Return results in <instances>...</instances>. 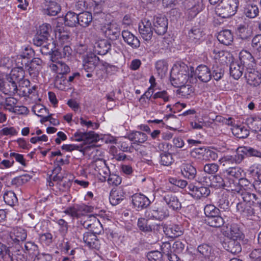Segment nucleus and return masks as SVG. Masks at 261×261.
Returning a JSON list of instances; mask_svg holds the SVG:
<instances>
[{"mask_svg":"<svg viewBox=\"0 0 261 261\" xmlns=\"http://www.w3.org/2000/svg\"><path fill=\"white\" fill-rule=\"evenodd\" d=\"M239 5V0H221L216 8V13L222 18L230 17L236 13Z\"/></svg>","mask_w":261,"mask_h":261,"instance_id":"nucleus-1","label":"nucleus"},{"mask_svg":"<svg viewBox=\"0 0 261 261\" xmlns=\"http://www.w3.org/2000/svg\"><path fill=\"white\" fill-rule=\"evenodd\" d=\"M93 207L85 204H74L68 206L63 213L69 216L72 220L85 218L88 214L91 213Z\"/></svg>","mask_w":261,"mask_h":261,"instance_id":"nucleus-2","label":"nucleus"},{"mask_svg":"<svg viewBox=\"0 0 261 261\" xmlns=\"http://www.w3.org/2000/svg\"><path fill=\"white\" fill-rule=\"evenodd\" d=\"M47 185L55 195H59L67 192L70 188L71 184L69 180H63L60 176L55 175L53 177L49 176L47 178Z\"/></svg>","mask_w":261,"mask_h":261,"instance_id":"nucleus-3","label":"nucleus"},{"mask_svg":"<svg viewBox=\"0 0 261 261\" xmlns=\"http://www.w3.org/2000/svg\"><path fill=\"white\" fill-rule=\"evenodd\" d=\"M42 60L39 58H33L30 61H24V67L28 71L31 78L37 81L42 67Z\"/></svg>","mask_w":261,"mask_h":261,"instance_id":"nucleus-4","label":"nucleus"},{"mask_svg":"<svg viewBox=\"0 0 261 261\" xmlns=\"http://www.w3.org/2000/svg\"><path fill=\"white\" fill-rule=\"evenodd\" d=\"M137 226L139 229L145 233L153 232L154 234H157L162 229V225L160 224L150 222L149 220L145 218L138 219Z\"/></svg>","mask_w":261,"mask_h":261,"instance_id":"nucleus-5","label":"nucleus"},{"mask_svg":"<svg viewBox=\"0 0 261 261\" xmlns=\"http://www.w3.org/2000/svg\"><path fill=\"white\" fill-rule=\"evenodd\" d=\"M185 72L179 71L177 67L172 69L170 72V81L173 86L177 88L187 82L189 74L186 71Z\"/></svg>","mask_w":261,"mask_h":261,"instance_id":"nucleus-6","label":"nucleus"},{"mask_svg":"<svg viewBox=\"0 0 261 261\" xmlns=\"http://www.w3.org/2000/svg\"><path fill=\"white\" fill-rule=\"evenodd\" d=\"M139 32L144 41L146 42L150 41L153 35L151 21L146 18L142 19L139 24Z\"/></svg>","mask_w":261,"mask_h":261,"instance_id":"nucleus-7","label":"nucleus"},{"mask_svg":"<svg viewBox=\"0 0 261 261\" xmlns=\"http://www.w3.org/2000/svg\"><path fill=\"white\" fill-rule=\"evenodd\" d=\"M128 139L132 142V147L136 150H138L139 146H142L147 140V135L140 131H133L129 133L127 135Z\"/></svg>","mask_w":261,"mask_h":261,"instance_id":"nucleus-8","label":"nucleus"},{"mask_svg":"<svg viewBox=\"0 0 261 261\" xmlns=\"http://www.w3.org/2000/svg\"><path fill=\"white\" fill-rule=\"evenodd\" d=\"M254 206L239 202L236 205V211L243 218L247 220H253L255 214Z\"/></svg>","mask_w":261,"mask_h":261,"instance_id":"nucleus-9","label":"nucleus"},{"mask_svg":"<svg viewBox=\"0 0 261 261\" xmlns=\"http://www.w3.org/2000/svg\"><path fill=\"white\" fill-rule=\"evenodd\" d=\"M163 199L168 207L173 210H179L181 207V203L177 196L171 192H164Z\"/></svg>","mask_w":261,"mask_h":261,"instance_id":"nucleus-10","label":"nucleus"},{"mask_svg":"<svg viewBox=\"0 0 261 261\" xmlns=\"http://www.w3.org/2000/svg\"><path fill=\"white\" fill-rule=\"evenodd\" d=\"M198 252L201 254L207 261H219L218 252H215L212 246L206 244L200 245L197 248Z\"/></svg>","mask_w":261,"mask_h":261,"instance_id":"nucleus-11","label":"nucleus"},{"mask_svg":"<svg viewBox=\"0 0 261 261\" xmlns=\"http://www.w3.org/2000/svg\"><path fill=\"white\" fill-rule=\"evenodd\" d=\"M189 194L194 198L199 199L202 197H206L210 194V190L205 187H197L193 184H190L188 187Z\"/></svg>","mask_w":261,"mask_h":261,"instance_id":"nucleus-12","label":"nucleus"},{"mask_svg":"<svg viewBox=\"0 0 261 261\" xmlns=\"http://www.w3.org/2000/svg\"><path fill=\"white\" fill-rule=\"evenodd\" d=\"M245 77L247 84L251 86L257 87L261 84V73L254 69H247Z\"/></svg>","mask_w":261,"mask_h":261,"instance_id":"nucleus-13","label":"nucleus"},{"mask_svg":"<svg viewBox=\"0 0 261 261\" xmlns=\"http://www.w3.org/2000/svg\"><path fill=\"white\" fill-rule=\"evenodd\" d=\"M210 54L216 63L224 65L227 63L229 54L218 46H214L213 48L211 49Z\"/></svg>","mask_w":261,"mask_h":261,"instance_id":"nucleus-14","label":"nucleus"},{"mask_svg":"<svg viewBox=\"0 0 261 261\" xmlns=\"http://www.w3.org/2000/svg\"><path fill=\"white\" fill-rule=\"evenodd\" d=\"M241 196L242 200L240 202L257 206L261 209V200L256 194L245 190L241 192Z\"/></svg>","mask_w":261,"mask_h":261,"instance_id":"nucleus-15","label":"nucleus"},{"mask_svg":"<svg viewBox=\"0 0 261 261\" xmlns=\"http://www.w3.org/2000/svg\"><path fill=\"white\" fill-rule=\"evenodd\" d=\"M100 62L99 58L94 55H87L83 60V67L87 72H93Z\"/></svg>","mask_w":261,"mask_h":261,"instance_id":"nucleus-16","label":"nucleus"},{"mask_svg":"<svg viewBox=\"0 0 261 261\" xmlns=\"http://www.w3.org/2000/svg\"><path fill=\"white\" fill-rule=\"evenodd\" d=\"M83 241L86 246L89 248L99 250L100 246V240L94 233L91 231L86 232L83 234Z\"/></svg>","mask_w":261,"mask_h":261,"instance_id":"nucleus-17","label":"nucleus"},{"mask_svg":"<svg viewBox=\"0 0 261 261\" xmlns=\"http://www.w3.org/2000/svg\"><path fill=\"white\" fill-rule=\"evenodd\" d=\"M74 140L77 142L87 141L93 142L96 141L98 138V135L93 131L88 132H82L80 129L77 130L73 135Z\"/></svg>","mask_w":261,"mask_h":261,"instance_id":"nucleus-18","label":"nucleus"},{"mask_svg":"<svg viewBox=\"0 0 261 261\" xmlns=\"http://www.w3.org/2000/svg\"><path fill=\"white\" fill-rule=\"evenodd\" d=\"M34 55L35 52L30 46L22 47L21 52L17 56V59L15 60L16 65L24 66V61H30Z\"/></svg>","mask_w":261,"mask_h":261,"instance_id":"nucleus-19","label":"nucleus"},{"mask_svg":"<svg viewBox=\"0 0 261 261\" xmlns=\"http://www.w3.org/2000/svg\"><path fill=\"white\" fill-rule=\"evenodd\" d=\"M168 19L165 17H156L153 22V29L159 35H163L167 31Z\"/></svg>","mask_w":261,"mask_h":261,"instance_id":"nucleus-20","label":"nucleus"},{"mask_svg":"<svg viewBox=\"0 0 261 261\" xmlns=\"http://www.w3.org/2000/svg\"><path fill=\"white\" fill-rule=\"evenodd\" d=\"M132 202L138 211L147 207L150 203L148 198L141 193H136L132 196Z\"/></svg>","mask_w":261,"mask_h":261,"instance_id":"nucleus-21","label":"nucleus"},{"mask_svg":"<svg viewBox=\"0 0 261 261\" xmlns=\"http://www.w3.org/2000/svg\"><path fill=\"white\" fill-rule=\"evenodd\" d=\"M185 14L189 19H192L200 12V4L195 0H190L186 3Z\"/></svg>","mask_w":261,"mask_h":261,"instance_id":"nucleus-22","label":"nucleus"},{"mask_svg":"<svg viewBox=\"0 0 261 261\" xmlns=\"http://www.w3.org/2000/svg\"><path fill=\"white\" fill-rule=\"evenodd\" d=\"M187 41L192 44H199L201 42L202 32L200 28L194 27L186 35Z\"/></svg>","mask_w":261,"mask_h":261,"instance_id":"nucleus-23","label":"nucleus"},{"mask_svg":"<svg viewBox=\"0 0 261 261\" xmlns=\"http://www.w3.org/2000/svg\"><path fill=\"white\" fill-rule=\"evenodd\" d=\"M58 58L55 57V62L50 63L49 67L52 72L57 74V75H66L70 71L69 67L65 63L60 61H56Z\"/></svg>","mask_w":261,"mask_h":261,"instance_id":"nucleus-24","label":"nucleus"},{"mask_svg":"<svg viewBox=\"0 0 261 261\" xmlns=\"http://www.w3.org/2000/svg\"><path fill=\"white\" fill-rule=\"evenodd\" d=\"M125 196V193L122 188L120 187L113 188L110 193V202L113 205H116L124 199Z\"/></svg>","mask_w":261,"mask_h":261,"instance_id":"nucleus-25","label":"nucleus"},{"mask_svg":"<svg viewBox=\"0 0 261 261\" xmlns=\"http://www.w3.org/2000/svg\"><path fill=\"white\" fill-rule=\"evenodd\" d=\"M105 28V34L110 40H117L120 36V28L116 23H110L107 24Z\"/></svg>","mask_w":261,"mask_h":261,"instance_id":"nucleus-26","label":"nucleus"},{"mask_svg":"<svg viewBox=\"0 0 261 261\" xmlns=\"http://www.w3.org/2000/svg\"><path fill=\"white\" fill-rule=\"evenodd\" d=\"M17 67L12 69L10 73L7 76V81L17 82L23 80L24 77V66L16 65Z\"/></svg>","mask_w":261,"mask_h":261,"instance_id":"nucleus-27","label":"nucleus"},{"mask_svg":"<svg viewBox=\"0 0 261 261\" xmlns=\"http://www.w3.org/2000/svg\"><path fill=\"white\" fill-rule=\"evenodd\" d=\"M197 77L201 82H208L212 79V73L210 69L205 65H199L195 70Z\"/></svg>","mask_w":261,"mask_h":261,"instance_id":"nucleus-28","label":"nucleus"},{"mask_svg":"<svg viewBox=\"0 0 261 261\" xmlns=\"http://www.w3.org/2000/svg\"><path fill=\"white\" fill-rule=\"evenodd\" d=\"M9 236L14 243L18 244L20 242H22L26 239L27 233L23 228L16 227L10 231Z\"/></svg>","mask_w":261,"mask_h":261,"instance_id":"nucleus-29","label":"nucleus"},{"mask_svg":"<svg viewBox=\"0 0 261 261\" xmlns=\"http://www.w3.org/2000/svg\"><path fill=\"white\" fill-rule=\"evenodd\" d=\"M240 63L247 69L255 65V60L252 54L247 50H242L239 54Z\"/></svg>","mask_w":261,"mask_h":261,"instance_id":"nucleus-30","label":"nucleus"},{"mask_svg":"<svg viewBox=\"0 0 261 261\" xmlns=\"http://www.w3.org/2000/svg\"><path fill=\"white\" fill-rule=\"evenodd\" d=\"M229 197V194L227 191H222L219 192L217 196L216 202L218 207L224 211L229 210L230 207Z\"/></svg>","mask_w":261,"mask_h":261,"instance_id":"nucleus-31","label":"nucleus"},{"mask_svg":"<svg viewBox=\"0 0 261 261\" xmlns=\"http://www.w3.org/2000/svg\"><path fill=\"white\" fill-rule=\"evenodd\" d=\"M121 35L124 41L133 48H138L140 46V40L130 32L124 30Z\"/></svg>","mask_w":261,"mask_h":261,"instance_id":"nucleus-32","label":"nucleus"},{"mask_svg":"<svg viewBox=\"0 0 261 261\" xmlns=\"http://www.w3.org/2000/svg\"><path fill=\"white\" fill-rule=\"evenodd\" d=\"M224 173L229 178L233 177V179L238 181L243 179L245 175L244 170L238 166L229 167L225 170Z\"/></svg>","mask_w":261,"mask_h":261,"instance_id":"nucleus-33","label":"nucleus"},{"mask_svg":"<svg viewBox=\"0 0 261 261\" xmlns=\"http://www.w3.org/2000/svg\"><path fill=\"white\" fill-rule=\"evenodd\" d=\"M177 88L176 94L179 97L189 98L192 96L194 92V88L190 84H184Z\"/></svg>","mask_w":261,"mask_h":261,"instance_id":"nucleus-34","label":"nucleus"},{"mask_svg":"<svg viewBox=\"0 0 261 261\" xmlns=\"http://www.w3.org/2000/svg\"><path fill=\"white\" fill-rule=\"evenodd\" d=\"M55 37L57 44L59 45H63L70 44V33L66 31H61L59 29L55 33Z\"/></svg>","mask_w":261,"mask_h":261,"instance_id":"nucleus-35","label":"nucleus"},{"mask_svg":"<svg viewBox=\"0 0 261 261\" xmlns=\"http://www.w3.org/2000/svg\"><path fill=\"white\" fill-rule=\"evenodd\" d=\"M164 231L166 235L170 238L178 237L181 236L184 232L182 227L176 224L167 226L165 228Z\"/></svg>","mask_w":261,"mask_h":261,"instance_id":"nucleus-36","label":"nucleus"},{"mask_svg":"<svg viewBox=\"0 0 261 261\" xmlns=\"http://www.w3.org/2000/svg\"><path fill=\"white\" fill-rule=\"evenodd\" d=\"M217 39L221 43L225 45H229L232 42L233 36L230 30H224L218 33Z\"/></svg>","mask_w":261,"mask_h":261,"instance_id":"nucleus-37","label":"nucleus"},{"mask_svg":"<svg viewBox=\"0 0 261 261\" xmlns=\"http://www.w3.org/2000/svg\"><path fill=\"white\" fill-rule=\"evenodd\" d=\"M181 172L183 176L188 179H194L197 171L196 168L190 164H183L181 167Z\"/></svg>","mask_w":261,"mask_h":261,"instance_id":"nucleus-38","label":"nucleus"},{"mask_svg":"<svg viewBox=\"0 0 261 261\" xmlns=\"http://www.w3.org/2000/svg\"><path fill=\"white\" fill-rule=\"evenodd\" d=\"M244 67L237 62H233L230 64V74L235 80H238L243 74Z\"/></svg>","mask_w":261,"mask_h":261,"instance_id":"nucleus-39","label":"nucleus"},{"mask_svg":"<svg viewBox=\"0 0 261 261\" xmlns=\"http://www.w3.org/2000/svg\"><path fill=\"white\" fill-rule=\"evenodd\" d=\"M78 22L77 24L83 28H86L89 25L92 21V15L91 13L87 11L80 13L77 15Z\"/></svg>","mask_w":261,"mask_h":261,"instance_id":"nucleus-40","label":"nucleus"},{"mask_svg":"<svg viewBox=\"0 0 261 261\" xmlns=\"http://www.w3.org/2000/svg\"><path fill=\"white\" fill-rule=\"evenodd\" d=\"M237 33L240 38L245 40L251 36L252 30L248 24L244 22L238 26Z\"/></svg>","mask_w":261,"mask_h":261,"instance_id":"nucleus-41","label":"nucleus"},{"mask_svg":"<svg viewBox=\"0 0 261 261\" xmlns=\"http://www.w3.org/2000/svg\"><path fill=\"white\" fill-rule=\"evenodd\" d=\"M55 86L60 90L67 91L70 88L71 84H68L65 75H57L55 81Z\"/></svg>","mask_w":261,"mask_h":261,"instance_id":"nucleus-42","label":"nucleus"},{"mask_svg":"<svg viewBox=\"0 0 261 261\" xmlns=\"http://www.w3.org/2000/svg\"><path fill=\"white\" fill-rule=\"evenodd\" d=\"M244 14L248 18H255L259 14V9L256 5L247 4L244 7Z\"/></svg>","mask_w":261,"mask_h":261,"instance_id":"nucleus-43","label":"nucleus"},{"mask_svg":"<svg viewBox=\"0 0 261 261\" xmlns=\"http://www.w3.org/2000/svg\"><path fill=\"white\" fill-rule=\"evenodd\" d=\"M228 234L231 240H242L244 238L243 233L236 224L231 225Z\"/></svg>","mask_w":261,"mask_h":261,"instance_id":"nucleus-44","label":"nucleus"},{"mask_svg":"<svg viewBox=\"0 0 261 261\" xmlns=\"http://www.w3.org/2000/svg\"><path fill=\"white\" fill-rule=\"evenodd\" d=\"M111 44L105 39L99 40L96 43L95 50L98 55H105L111 49Z\"/></svg>","mask_w":261,"mask_h":261,"instance_id":"nucleus-45","label":"nucleus"},{"mask_svg":"<svg viewBox=\"0 0 261 261\" xmlns=\"http://www.w3.org/2000/svg\"><path fill=\"white\" fill-rule=\"evenodd\" d=\"M205 223L213 227H221L224 223V218L220 214L216 215V216L211 217L210 218L205 219Z\"/></svg>","mask_w":261,"mask_h":261,"instance_id":"nucleus-46","label":"nucleus"},{"mask_svg":"<svg viewBox=\"0 0 261 261\" xmlns=\"http://www.w3.org/2000/svg\"><path fill=\"white\" fill-rule=\"evenodd\" d=\"M61 11L60 5L56 2L49 0L44 9L45 14L50 16H56Z\"/></svg>","mask_w":261,"mask_h":261,"instance_id":"nucleus-47","label":"nucleus"},{"mask_svg":"<svg viewBox=\"0 0 261 261\" xmlns=\"http://www.w3.org/2000/svg\"><path fill=\"white\" fill-rule=\"evenodd\" d=\"M246 122L250 128L255 131L261 128V118L256 115H251L247 117Z\"/></svg>","mask_w":261,"mask_h":261,"instance_id":"nucleus-48","label":"nucleus"},{"mask_svg":"<svg viewBox=\"0 0 261 261\" xmlns=\"http://www.w3.org/2000/svg\"><path fill=\"white\" fill-rule=\"evenodd\" d=\"M54 45L53 43L50 44L48 43V41L46 43L43 44L40 49V51L43 55H51V60L53 62H55V57L58 54V51H53Z\"/></svg>","mask_w":261,"mask_h":261,"instance_id":"nucleus-49","label":"nucleus"},{"mask_svg":"<svg viewBox=\"0 0 261 261\" xmlns=\"http://www.w3.org/2000/svg\"><path fill=\"white\" fill-rule=\"evenodd\" d=\"M91 221L92 224H86V228L96 234H99L102 230V224L96 217H92Z\"/></svg>","mask_w":261,"mask_h":261,"instance_id":"nucleus-50","label":"nucleus"},{"mask_svg":"<svg viewBox=\"0 0 261 261\" xmlns=\"http://www.w3.org/2000/svg\"><path fill=\"white\" fill-rule=\"evenodd\" d=\"M77 18V14L73 12L69 11L64 17V24L70 27H75L78 22Z\"/></svg>","mask_w":261,"mask_h":261,"instance_id":"nucleus-51","label":"nucleus"},{"mask_svg":"<svg viewBox=\"0 0 261 261\" xmlns=\"http://www.w3.org/2000/svg\"><path fill=\"white\" fill-rule=\"evenodd\" d=\"M225 182L223 178L220 175H216L213 176L211 178H210L209 186L216 189L224 188Z\"/></svg>","mask_w":261,"mask_h":261,"instance_id":"nucleus-52","label":"nucleus"},{"mask_svg":"<svg viewBox=\"0 0 261 261\" xmlns=\"http://www.w3.org/2000/svg\"><path fill=\"white\" fill-rule=\"evenodd\" d=\"M155 68L159 75L164 76L168 71V63L165 60H160L155 63Z\"/></svg>","mask_w":261,"mask_h":261,"instance_id":"nucleus-53","label":"nucleus"},{"mask_svg":"<svg viewBox=\"0 0 261 261\" xmlns=\"http://www.w3.org/2000/svg\"><path fill=\"white\" fill-rule=\"evenodd\" d=\"M3 199L5 203L10 206H13L18 202V199L15 193L8 191L4 194Z\"/></svg>","mask_w":261,"mask_h":261,"instance_id":"nucleus-54","label":"nucleus"},{"mask_svg":"<svg viewBox=\"0 0 261 261\" xmlns=\"http://www.w3.org/2000/svg\"><path fill=\"white\" fill-rule=\"evenodd\" d=\"M24 251L29 256L33 257L39 252L38 247L35 243L28 241L24 245Z\"/></svg>","mask_w":261,"mask_h":261,"instance_id":"nucleus-55","label":"nucleus"},{"mask_svg":"<svg viewBox=\"0 0 261 261\" xmlns=\"http://www.w3.org/2000/svg\"><path fill=\"white\" fill-rule=\"evenodd\" d=\"M226 249L232 254H237L241 251L242 247L238 240H230L228 242Z\"/></svg>","mask_w":261,"mask_h":261,"instance_id":"nucleus-56","label":"nucleus"},{"mask_svg":"<svg viewBox=\"0 0 261 261\" xmlns=\"http://www.w3.org/2000/svg\"><path fill=\"white\" fill-rule=\"evenodd\" d=\"M249 174L255 179L261 180V164H254L248 169Z\"/></svg>","mask_w":261,"mask_h":261,"instance_id":"nucleus-57","label":"nucleus"},{"mask_svg":"<svg viewBox=\"0 0 261 261\" xmlns=\"http://www.w3.org/2000/svg\"><path fill=\"white\" fill-rule=\"evenodd\" d=\"M220 211L218 207L215 206L214 204H206L204 208V213L205 215V218H210L213 216H216V215L220 214Z\"/></svg>","mask_w":261,"mask_h":261,"instance_id":"nucleus-58","label":"nucleus"},{"mask_svg":"<svg viewBox=\"0 0 261 261\" xmlns=\"http://www.w3.org/2000/svg\"><path fill=\"white\" fill-rule=\"evenodd\" d=\"M174 162L171 153L169 152H162L160 154V163L161 165L169 166Z\"/></svg>","mask_w":261,"mask_h":261,"instance_id":"nucleus-59","label":"nucleus"},{"mask_svg":"<svg viewBox=\"0 0 261 261\" xmlns=\"http://www.w3.org/2000/svg\"><path fill=\"white\" fill-rule=\"evenodd\" d=\"M246 150H247L246 147H239L237 149L235 154L232 155L236 162V164H240L245 159V157L246 155Z\"/></svg>","mask_w":261,"mask_h":261,"instance_id":"nucleus-60","label":"nucleus"},{"mask_svg":"<svg viewBox=\"0 0 261 261\" xmlns=\"http://www.w3.org/2000/svg\"><path fill=\"white\" fill-rule=\"evenodd\" d=\"M251 45L253 49L257 51V58L261 59V34L256 35L253 38Z\"/></svg>","mask_w":261,"mask_h":261,"instance_id":"nucleus-61","label":"nucleus"},{"mask_svg":"<svg viewBox=\"0 0 261 261\" xmlns=\"http://www.w3.org/2000/svg\"><path fill=\"white\" fill-rule=\"evenodd\" d=\"M106 181L110 186L117 187L122 182V178L119 175L115 173H110L107 178Z\"/></svg>","mask_w":261,"mask_h":261,"instance_id":"nucleus-62","label":"nucleus"},{"mask_svg":"<svg viewBox=\"0 0 261 261\" xmlns=\"http://www.w3.org/2000/svg\"><path fill=\"white\" fill-rule=\"evenodd\" d=\"M225 187H226V191L229 193V191H231L233 193L239 192L240 190V186L239 184V181L234 179L230 180L228 182H225Z\"/></svg>","mask_w":261,"mask_h":261,"instance_id":"nucleus-63","label":"nucleus"},{"mask_svg":"<svg viewBox=\"0 0 261 261\" xmlns=\"http://www.w3.org/2000/svg\"><path fill=\"white\" fill-rule=\"evenodd\" d=\"M18 100L13 97L6 98L5 101L4 107L6 110L13 112L16 109Z\"/></svg>","mask_w":261,"mask_h":261,"instance_id":"nucleus-64","label":"nucleus"}]
</instances>
